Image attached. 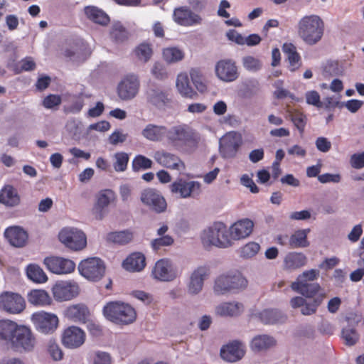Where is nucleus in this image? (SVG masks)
Masks as SVG:
<instances>
[{
	"label": "nucleus",
	"mask_w": 364,
	"mask_h": 364,
	"mask_svg": "<svg viewBox=\"0 0 364 364\" xmlns=\"http://www.w3.org/2000/svg\"><path fill=\"white\" fill-rule=\"evenodd\" d=\"M21 68H16L15 73H20L23 71H31L36 68V63L31 57H26L20 62Z\"/></svg>",
	"instance_id": "680f3d73"
},
{
	"label": "nucleus",
	"mask_w": 364,
	"mask_h": 364,
	"mask_svg": "<svg viewBox=\"0 0 364 364\" xmlns=\"http://www.w3.org/2000/svg\"><path fill=\"white\" fill-rule=\"evenodd\" d=\"M245 353L242 344L238 341H234L222 347L220 356L226 361L236 362L242 359Z\"/></svg>",
	"instance_id": "a878e982"
},
{
	"label": "nucleus",
	"mask_w": 364,
	"mask_h": 364,
	"mask_svg": "<svg viewBox=\"0 0 364 364\" xmlns=\"http://www.w3.org/2000/svg\"><path fill=\"white\" fill-rule=\"evenodd\" d=\"M276 340L267 335H259L255 336L251 342L252 350L259 352L266 350L276 345Z\"/></svg>",
	"instance_id": "e433bc0d"
},
{
	"label": "nucleus",
	"mask_w": 364,
	"mask_h": 364,
	"mask_svg": "<svg viewBox=\"0 0 364 364\" xmlns=\"http://www.w3.org/2000/svg\"><path fill=\"white\" fill-rule=\"evenodd\" d=\"M152 161L143 155H137L132 161V169L134 171L139 170H146L151 168L152 166Z\"/></svg>",
	"instance_id": "09e8293b"
},
{
	"label": "nucleus",
	"mask_w": 364,
	"mask_h": 364,
	"mask_svg": "<svg viewBox=\"0 0 364 364\" xmlns=\"http://www.w3.org/2000/svg\"><path fill=\"white\" fill-rule=\"evenodd\" d=\"M341 334L345 344L349 346H354L359 340V335L356 330L350 327L344 328Z\"/></svg>",
	"instance_id": "603ef678"
},
{
	"label": "nucleus",
	"mask_w": 364,
	"mask_h": 364,
	"mask_svg": "<svg viewBox=\"0 0 364 364\" xmlns=\"http://www.w3.org/2000/svg\"><path fill=\"white\" fill-rule=\"evenodd\" d=\"M109 36L114 43L121 44L129 39V35L125 27L120 23H115L111 28Z\"/></svg>",
	"instance_id": "37998d69"
},
{
	"label": "nucleus",
	"mask_w": 364,
	"mask_h": 364,
	"mask_svg": "<svg viewBox=\"0 0 364 364\" xmlns=\"http://www.w3.org/2000/svg\"><path fill=\"white\" fill-rule=\"evenodd\" d=\"M260 320L265 324H274L282 322L284 316L277 309H265L259 314Z\"/></svg>",
	"instance_id": "c03bdc74"
},
{
	"label": "nucleus",
	"mask_w": 364,
	"mask_h": 364,
	"mask_svg": "<svg viewBox=\"0 0 364 364\" xmlns=\"http://www.w3.org/2000/svg\"><path fill=\"white\" fill-rule=\"evenodd\" d=\"M243 66L250 71H257L261 68L260 61L252 56H246L242 60Z\"/></svg>",
	"instance_id": "bf43d9fd"
},
{
	"label": "nucleus",
	"mask_w": 364,
	"mask_h": 364,
	"mask_svg": "<svg viewBox=\"0 0 364 364\" xmlns=\"http://www.w3.org/2000/svg\"><path fill=\"white\" fill-rule=\"evenodd\" d=\"M85 333L80 327L71 326L65 328L62 335V343L67 348L80 347L85 341Z\"/></svg>",
	"instance_id": "6ab92c4d"
},
{
	"label": "nucleus",
	"mask_w": 364,
	"mask_h": 364,
	"mask_svg": "<svg viewBox=\"0 0 364 364\" xmlns=\"http://www.w3.org/2000/svg\"><path fill=\"white\" fill-rule=\"evenodd\" d=\"M164 60L168 63H175L184 58L183 51L177 47L165 48L162 52Z\"/></svg>",
	"instance_id": "a18cd8bd"
},
{
	"label": "nucleus",
	"mask_w": 364,
	"mask_h": 364,
	"mask_svg": "<svg viewBox=\"0 0 364 364\" xmlns=\"http://www.w3.org/2000/svg\"><path fill=\"white\" fill-rule=\"evenodd\" d=\"M254 223L249 218L237 220L229 228V236L231 239L232 246L235 241L246 239L252 232Z\"/></svg>",
	"instance_id": "f3484780"
},
{
	"label": "nucleus",
	"mask_w": 364,
	"mask_h": 364,
	"mask_svg": "<svg viewBox=\"0 0 364 364\" xmlns=\"http://www.w3.org/2000/svg\"><path fill=\"white\" fill-rule=\"evenodd\" d=\"M61 97L58 95L50 94L43 100V105L47 109H53L61 104Z\"/></svg>",
	"instance_id": "052dcab7"
},
{
	"label": "nucleus",
	"mask_w": 364,
	"mask_h": 364,
	"mask_svg": "<svg viewBox=\"0 0 364 364\" xmlns=\"http://www.w3.org/2000/svg\"><path fill=\"white\" fill-rule=\"evenodd\" d=\"M104 316L117 325H129L135 321L136 311L131 305L121 301H109L102 309Z\"/></svg>",
	"instance_id": "7ed1b4c3"
},
{
	"label": "nucleus",
	"mask_w": 364,
	"mask_h": 364,
	"mask_svg": "<svg viewBox=\"0 0 364 364\" xmlns=\"http://www.w3.org/2000/svg\"><path fill=\"white\" fill-rule=\"evenodd\" d=\"M176 86L182 97L189 99L198 97V93L192 88L186 73H181L178 75Z\"/></svg>",
	"instance_id": "cd10ccee"
},
{
	"label": "nucleus",
	"mask_w": 364,
	"mask_h": 364,
	"mask_svg": "<svg viewBox=\"0 0 364 364\" xmlns=\"http://www.w3.org/2000/svg\"><path fill=\"white\" fill-rule=\"evenodd\" d=\"M247 286V280L238 271H231L219 275L215 280L214 292L218 295L241 290Z\"/></svg>",
	"instance_id": "20e7f679"
},
{
	"label": "nucleus",
	"mask_w": 364,
	"mask_h": 364,
	"mask_svg": "<svg viewBox=\"0 0 364 364\" xmlns=\"http://www.w3.org/2000/svg\"><path fill=\"white\" fill-rule=\"evenodd\" d=\"M282 51L288 60L289 70H298L301 65V58L296 46L291 43H285L282 46Z\"/></svg>",
	"instance_id": "c756f323"
},
{
	"label": "nucleus",
	"mask_w": 364,
	"mask_h": 364,
	"mask_svg": "<svg viewBox=\"0 0 364 364\" xmlns=\"http://www.w3.org/2000/svg\"><path fill=\"white\" fill-rule=\"evenodd\" d=\"M4 237L12 245L16 247L24 246L28 240L27 232L19 226H10L4 233Z\"/></svg>",
	"instance_id": "bb28decb"
},
{
	"label": "nucleus",
	"mask_w": 364,
	"mask_h": 364,
	"mask_svg": "<svg viewBox=\"0 0 364 364\" xmlns=\"http://www.w3.org/2000/svg\"><path fill=\"white\" fill-rule=\"evenodd\" d=\"M242 309L243 306L240 303L226 302L217 306L216 313L223 316H235L239 315Z\"/></svg>",
	"instance_id": "ea45409f"
},
{
	"label": "nucleus",
	"mask_w": 364,
	"mask_h": 364,
	"mask_svg": "<svg viewBox=\"0 0 364 364\" xmlns=\"http://www.w3.org/2000/svg\"><path fill=\"white\" fill-rule=\"evenodd\" d=\"M316 146L320 151L327 152L331 148V143L325 137H318L316 141Z\"/></svg>",
	"instance_id": "338daca9"
},
{
	"label": "nucleus",
	"mask_w": 364,
	"mask_h": 364,
	"mask_svg": "<svg viewBox=\"0 0 364 364\" xmlns=\"http://www.w3.org/2000/svg\"><path fill=\"white\" fill-rule=\"evenodd\" d=\"M291 121L294 126L298 129L300 134H302L304 132L306 124L307 118L302 112H296L291 115Z\"/></svg>",
	"instance_id": "4d7b16f0"
},
{
	"label": "nucleus",
	"mask_w": 364,
	"mask_h": 364,
	"mask_svg": "<svg viewBox=\"0 0 364 364\" xmlns=\"http://www.w3.org/2000/svg\"><path fill=\"white\" fill-rule=\"evenodd\" d=\"M260 249L259 244L250 242L240 249V255L245 259L252 258L255 256Z\"/></svg>",
	"instance_id": "8fccbe9b"
},
{
	"label": "nucleus",
	"mask_w": 364,
	"mask_h": 364,
	"mask_svg": "<svg viewBox=\"0 0 364 364\" xmlns=\"http://www.w3.org/2000/svg\"><path fill=\"white\" fill-rule=\"evenodd\" d=\"M116 161L114 163V168L117 172L124 171L127 168L129 155L125 152H117L114 154Z\"/></svg>",
	"instance_id": "864d4df0"
},
{
	"label": "nucleus",
	"mask_w": 364,
	"mask_h": 364,
	"mask_svg": "<svg viewBox=\"0 0 364 364\" xmlns=\"http://www.w3.org/2000/svg\"><path fill=\"white\" fill-rule=\"evenodd\" d=\"M306 103L318 108L323 107V103L321 101L320 95L316 90L308 91L305 94Z\"/></svg>",
	"instance_id": "13d9d810"
},
{
	"label": "nucleus",
	"mask_w": 364,
	"mask_h": 364,
	"mask_svg": "<svg viewBox=\"0 0 364 364\" xmlns=\"http://www.w3.org/2000/svg\"><path fill=\"white\" fill-rule=\"evenodd\" d=\"M14 337L11 344L16 350L21 348L25 350H31L34 347L35 338L31 329L25 326H18Z\"/></svg>",
	"instance_id": "a211bd4d"
},
{
	"label": "nucleus",
	"mask_w": 364,
	"mask_h": 364,
	"mask_svg": "<svg viewBox=\"0 0 364 364\" xmlns=\"http://www.w3.org/2000/svg\"><path fill=\"white\" fill-rule=\"evenodd\" d=\"M84 11L87 18L95 23L107 26L110 21L109 16L96 6H86Z\"/></svg>",
	"instance_id": "f704fd0d"
},
{
	"label": "nucleus",
	"mask_w": 364,
	"mask_h": 364,
	"mask_svg": "<svg viewBox=\"0 0 364 364\" xmlns=\"http://www.w3.org/2000/svg\"><path fill=\"white\" fill-rule=\"evenodd\" d=\"M139 88L138 77L133 74L127 75L118 85L117 94L123 100H131L136 95Z\"/></svg>",
	"instance_id": "dca6fc26"
},
{
	"label": "nucleus",
	"mask_w": 364,
	"mask_h": 364,
	"mask_svg": "<svg viewBox=\"0 0 364 364\" xmlns=\"http://www.w3.org/2000/svg\"><path fill=\"white\" fill-rule=\"evenodd\" d=\"M112 358L109 353L98 351L94 357V364H111Z\"/></svg>",
	"instance_id": "69168bd1"
},
{
	"label": "nucleus",
	"mask_w": 364,
	"mask_h": 364,
	"mask_svg": "<svg viewBox=\"0 0 364 364\" xmlns=\"http://www.w3.org/2000/svg\"><path fill=\"white\" fill-rule=\"evenodd\" d=\"M53 298L57 301H69L77 296L79 287L75 282L58 281L52 287Z\"/></svg>",
	"instance_id": "2eb2a0df"
},
{
	"label": "nucleus",
	"mask_w": 364,
	"mask_h": 364,
	"mask_svg": "<svg viewBox=\"0 0 364 364\" xmlns=\"http://www.w3.org/2000/svg\"><path fill=\"white\" fill-rule=\"evenodd\" d=\"M321 299L316 298L310 302L305 301V304L301 309V314L305 316H309L315 314L318 307L321 304Z\"/></svg>",
	"instance_id": "6e6d98bb"
},
{
	"label": "nucleus",
	"mask_w": 364,
	"mask_h": 364,
	"mask_svg": "<svg viewBox=\"0 0 364 364\" xmlns=\"http://www.w3.org/2000/svg\"><path fill=\"white\" fill-rule=\"evenodd\" d=\"M318 274L316 269L305 271L298 276L296 281L291 283V288L306 297L312 298L321 288L318 283L312 282L318 278Z\"/></svg>",
	"instance_id": "423d86ee"
},
{
	"label": "nucleus",
	"mask_w": 364,
	"mask_h": 364,
	"mask_svg": "<svg viewBox=\"0 0 364 364\" xmlns=\"http://www.w3.org/2000/svg\"><path fill=\"white\" fill-rule=\"evenodd\" d=\"M18 328V325L14 321L9 320L0 321V338L11 343Z\"/></svg>",
	"instance_id": "4c0bfd02"
},
{
	"label": "nucleus",
	"mask_w": 364,
	"mask_h": 364,
	"mask_svg": "<svg viewBox=\"0 0 364 364\" xmlns=\"http://www.w3.org/2000/svg\"><path fill=\"white\" fill-rule=\"evenodd\" d=\"M134 53L139 60L146 63L151 58L153 50L149 43H143L135 48Z\"/></svg>",
	"instance_id": "de8ad7c7"
},
{
	"label": "nucleus",
	"mask_w": 364,
	"mask_h": 364,
	"mask_svg": "<svg viewBox=\"0 0 364 364\" xmlns=\"http://www.w3.org/2000/svg\"><path fill=\"white\" fill-rule=\"evenodd\" d=\"M29 304L35 306H46L52 304V299L44 289H31L27 294Z\"/></svg>",
	"instance_id": "2f4dec72"
},
{
	"label": "nucleus",
	"mask_w": 364,
	"mask_h": 364,
	"mask_svg": "<svg viewBox=\"0 0 364 364\" xmlns=\"http://www.w3.org/2000/svg\"><path fill=\"white\" fill-rule=\"evenodd\" d=\"M26 274L29 279L35 283L43 284L48 281V276L38 264H31L26 267Z\"/></svg>",
	"instance_id": "79ce46f5"
},
{
	"label": "nucleus",
	"mask_w": 364,
	"mask_h": 364,
	"mask_svg": "<svg viewBox=\"0 0 364 364\" xmlns=\"http://www.w3.org/2000/svg\"><path fill=\"white\" fill-rule=\"evenodd\" d=\"M173 19L178 25L185 27L199 25L202 22V18L187 6L176 8L173 13Z\"/></svg>",
	"instance_id": "aec40b11"
},
{
	"label": "nucleus",
	"mask_w": 364,
	"mask_h": 364,
	"mask_svg": "<svg viewBox=\"0 0 364 364\" xmlns=\"http://www.w3.org/2000/svg\"><path fill=\"white\" fill-rule=\"evenodd\" d=\"M172 194L181 198H187L198 196L200 192V183L198 181H188L179 178L169 186Z\"/></svg>",
	"instance_id": "f8f14e48"
},
{
	"label": "nucleus",
	"mask_w": 364,
	"mask_h": 364,
	"mask_svg": "<svg viewBox=\"0 0 364 364\" xmlns=\"http://www.w3.org/2000/svg\"><path fill=\"white\" fill-rule=\"evenodd\" d=\"M242 144V135L236 132L226 133L220 141V153L224 159H232L237 156Z\"/></svg>",
	"instance_id": "9d476101"
},
{
	"label": "nucleus",
	"mask_w": 364,
	"mask_h": 364,
	"mask_svg": "<svg viewBox=\"0 0 364 364\" xmlns=\"http://www.w3.org/2000/svg\"><path fill=\"white\" fill-rule=\"evenodd\" d=\"M84 94L79 93L73 95L70 105L65 107L64 109L66 113L76 114L79 113L84 106Z\"/></svg>",
	"instance_id": "49530a36"
},
{
	"label": "nucleus",
	"mask_w": 364,
	"mask_h": 364,
	"mask_svg": "<svg viewBox=\"0 0 364 364\" xmlns=\"http://www.w3.org/2000/svg\"><path fill=\"white\" fill-rule=\"evenodd\" d=\"M310 229L298 230L290 236V248L306 247L309 245L307 235Z\"/></svg>",
	"instance_id": "a19ab883"
},
{
	"label": "nucleus",
	"mask_w": 364,
	"mask_h": 364,
	"mask_svg": "<svg viewBox=\"0 0 364 364\" xmlns=\"http://www.w3.org/2000/svg\"><path fill=\"white\" fill-rule=\"evenodd\" d=\"M210 275L208 266H199L192 272L188 285V291L191 294H198L203 289L204 281Z\"/></svg>",
	"instance_id": "4be33fe9"
},
{
	"label": "nucleus",
	"mask_w": 364,
	"mask_h": 364,
	"mask_svg": "<svg viewBox=\"0 0 364 364\" xmlns=\"http://www.w3.org/2000/svg\"><path fill=\"white\" fill-rule=\"evenodd\" d=\"M307 262V258L301 252H289L284 260V268L287 269H296L304 267Z\"/></svg>",
	"instance_id": "c9c22d12"
},
{
	"label": "nucleus",
	"mask_w": 364,
	"mask_h": 364,
	"mask_svg": "<svg viewBox=\"0 0 364 364\" xmlns=\"http://www.w3.org/2000/svg\"><path fill=\"white\" fill-rule=\"evenodd\" d=\"M154 159L159 164L169 169L182 171L185 168L184 163L178 156L164 150L156 151Z\"/></svg>",
	"instance_id": "b1692460"
},
{
	"label": "nucleus",
	"mask_w": 364,
	"mask_h": 364,
	"mask_svg": "<svg viewBox=\"0 0 364 364\" xmlns=\"http://www.w3.org/2000/svg\"><path fill=\"white\" fill-rule=\"evenodd\" d=\"M64 315L67 318L73 322L85 323L89 321L90 312L85 304H77L67 307Z\"/></svg>",
	"instance_id": "393cba45"
},
{
	"label": "nucleus",
	"mask_w": 364,
	"mask_h": 364,
	"mask_svg": "<svg viewBox=\"0 0 364 364\" xmlns=\"http://www.w3.org/2000/svg\"><path fill=\"white\" fill-rule=\"evenodd\" d=\"M190 76L193 84L198 92L203 93L207 90V86L204 82L203 75L198 70L192 69L190 71Z\"/></svg>",
	"instance_id": "3c124183"
},
{
	"label": "nucleus",
	"mask_w": 364,
	"mask_h": 364,
	"mask_svg": "<svg viewBox=\"0 0 364 364\" xmlns=\"http://www.w3.org/2000/svg\"><path fill=\"white\" fill-rule=\"evenodd\" d=\"M216 75L225 82H232L239 75L235 63L232 60H219L215 65Z\"/></svg>",
	"instance_id": "5701e85b"
},
{
	"label": "nucleus",
	"mask_w": 364,
	"mask_h": 364,
	"mask_svg": "<svg viewBox=\"0 0 364 364\" xmlns=\"http://www.w3.org/2000/svg\"><path fill=\"white\" fill-rule=\"evenodd\" d=\"M201 242L205 249L212 247L228 248L232 246L229 229L222 222H215L205 228L200 236Z\"/></svg>",
	"instance_id": "f03ea898"
},
{
	"label": "nucleus",
	"mask_w": 364,
	"mask_h": 364,
	"mask_svg": "<svg viewBox=\"0 0 364 364\" xmlns=\"http://www.w3.org/2000/svg\"><path fill=\"white\" fill-rule=\"evenodd\" d=\"M123 267L132 272L143 270L146 266L145 256L141 252H134L129 255L122 263Z\"/></svg>",
	"instance_id": "c85d7f7f"
},
{
	"label": "nucleus",
	"mask_w": 364,
	"mask_h": 364,
	"mask_svg": "<svg viewBox=\"0 0 364 364\" xmlns=\"http://www.w3.org/2000/svg\"><path fill=\"white\" fill-rule=\"evenodd\" d=\"M58 237L62 243L73 250H81L87 245L86 235L77 228H63Z\"/></svg>",
	"instance_id": "1a4fd4ad"
},
{
	"label": "nucleus",
	"mask_w": 364,
	"mask_h": 364,
	"mask_svg": "<svg viewBox=\"0 0 364 364\" xmlns=\"http://www.w3.org/2000/svg\"><path fill=\"white\" fill-rule=\"evenodd\" d=\"M152 75L158 80H163L168 77V73L163 65L159 63H155L152 69Z\"/></svg>",
	"instance_id": "e2e57ef3"
},
{
	"label": "nucleus",
	"mask_w": 364,
	"mask_h": 364,
	"mask_svg": "<svg viewBox=\"0 0 364 364\" xmlns=\"http://www.w3.org/2000/svg\"><path fill=\"white\" fill-rule=\"evenodd\" d=\"M127 139V134H124L121 131H114L109 137V141L112 145H117L119 143H123Z\"/></svg>",
	"instance_id": "774afa93"
},
{
	"label": "nucleus",
	"mask_w": 364,
	"mask_h": 364,
	"mask_svg": "<svg viewBox=\"0 0 364 364\" xmlns=\"http://www.w3.org/2000/svg\"><path fill=\"white\" fill-rule=\"evenodd\" d=\"M114 198V193L109 189L102 191L97 197V203L94 207L96 213V218L101 220L103 217V211L107 208L110 201Z\"/></svg>",
	"instance_id": "72a5a7b5"
},
{
	"label": "nucleus",
	"mask_w": 364,
	"mask_h": 364,
	"mask_svg": "<svg viewBox=\"0 0 364 364\" xmlns=\"http://www.w3.org/2000/svg\"><path fill=\"white\" fill-rule=\"evenodd\" d=\"M26 308L24 299L18 294L4 291L0 294V309L13 314L21 313Z\"/></svg>",
	"instance_id": "ddd939ff"
},
{
	"label": "nucleus",
	"mask_w": 364,
	"mask_h": 364,
	"mask_svg": "<svg viewBox=\"0 0 364 364\" xmlns=\"http://www.w3.org/2000/svg\"><path fill=\"white\" fill-rule=\"evenodd\" d=\"M31 318L35 328L44 334L53 333L57 329L59 323L55 314L44 311L33 313Z\"/></svg>",
	"instance_id": "6e6552de"
},
{
	"label": "nucleus",
	"mask_w": 364,
	"mask_h": 364,
	"mask_svg": "<svg viewBox=\"0 0 364 364\" xmlns=\"http://www.w3.org/2000/svg\"><path fill=\"white\" fill-rule=\"evenodd\" d=\"M107 240L119 245L129 243L134 238V233L129 230L110 232L107 235Z\"/></svg>",
	"instance_id": "58836bf2"
},
{
	"label": "nucleus",
	"mask_w": 364,
	"mask_h": 364,
	"mask_svg": "<svg viewBox=\"0 0 364 364\" xmlns=\"http://www.w3.org/2000/svg\"><path fill=\"white\" fill-rule=\"evenodd\" d=\"M78 270L82 276L91 281H98L105 272V265L102 259L90 257L80 262Z\"/></svg>",
	"instance_id": "0eeeda50"
},
{
	"label": "nucleus",
	"mask_w": 364,
	"mask_h": 364,
	"mask_svg": "<svg viewBox=\"0 0 364 364\" xmlns=\"http://www.w3.org/2000/svg\"><path fill=\"white\" fill-rule=\"evenodd\" d=\"M151 276L156 280L171 282L176 278V272L170 259L164 258L158 260L152 270Z\"/></svg>",
	"instance_id": "412c9836"
},
{
	"label": "nucleus",
	"mask_w": 364,
	"mask_h": 364,
	"mask_svg": "<svg viewBox=\"0 0 364 364\" xmlns=\"http://www.w3.org/2000/svg\"><path fill=\"white\" fill-rule=\"evenodd\" d=\"M173 242V238L171 236L167 235L153 240L151 245L154 251H158L163 247L171 245Z\"/></svg>",
	"instance_id": "5fc2aeb1"
},
{
	"label": "nucleus",
	"mask_w": 364,
	"mask_h": 364,
	"mask_svg": "<svg viewBox=\"0 0 364 364\" xmlns=\"http://www.w3.org/2000/svg\"><path fill=\"white\" fill-rule=\"evenodd\" d=\"M353 168L360 169L364 167V151L360 154H354L350 159Z\"/></svg>",
	"instance_id": "0e129e2a"
},
{
	"label": "nucleus",
	"mask_w": 364,
	"mask_h": 364,
	"mask_svg": "<svg viewBox=\"0 0 364 364\" xmlns=\"http://www.w3.org/2000/svg\"><path fill=\"white\" fill-rule=\"evenodd\" d=\"M167 140L175 146H186L196 149L200 141V136L188 125L182 124L171 127L167 130Z\"/></svg>",
	"instance_id": "39448f33"
},
{
	"label": "nucleus",
	"mask_w": 364,
	"mask_h": 364,
	"mask_svg": "<svg viewBox=\"0 0 364 364\" xmlns=\"http://www.w3.org/2000/svg\"><path fill=\"white\" fill-rule=\"evenodd\" d=\"M141 203L151 210L161 213L166 210L167 203L161 192L155 188H147L141 193Z\"/></svg>",
	"instance_id": "9b49d317"
},
{
	"label": "nucleus",
	"mask_w": 364,
	"mask_h": 364,
	"mask_svg": "<svg viewBox=\"0 0 364 364\" xmlns=\"http://www.w3.org/2000/svg\"><path fill=\"white\" fill-rule=\"evenodd\" d=\"M167 130L165 126L149 124L142 130L141 134L149 141H161L165 137L167 138Z\"/></svg>",
	"instance_id": "7c9ffc66"
},
{
	"label": "nucleus",
	"mask_w": 364,
	"mask_h": 364,
	"mask_svg": "<svg viewBox=\"0 0 364 364\" xmlns=\"http://www.w3.org/2000/svg\"><path fill=\"white\" fill-rule=\"evenodd\" d=\"M43 264L50 272L56 274H68L75 269V264L71 259L58 256L46 257Z\"/></svg>",
	"instance_id": "4468645a"
},
{
	"label": "nucleus",
	"mask_w": 364,
	"mask_h": 364,
	"mask_svg": "<svg viewBox=\"0 0 364 364\" xmlns=\"http://www.w3.org/2000/svg\"><path fill=\"white\" fill-rule=\"evenodd\" d=\"M324 31V21L316 14L303 16L297 24V33L299 38L309 46L318 43L322 39Z\"/></svg>",
	"instance_id": "f257e3e1"
},
{
	"label": "nucleus",
	"mask_w": 364,
	"mask_h": 364,
	"mask_svg": "<svg viewBox=\"0 0 364 364\" xmlns=\"http://www.w3.org/2000/svg\"><path fill=\"white\" fill-rule=\"evenodd\" d=\"M20 201V196L14 186L6 185L0 191V203L8 207H14L18 205Z\"/></svg>",
	"instance_id": "473e14b6"
}]
</instances>
